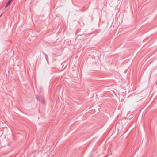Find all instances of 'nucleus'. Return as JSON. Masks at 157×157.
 <instances>
[{
	"label": "nucleus",
	"mask_w": 157,
	"mask_h": 157,
	"mask_svg": "<svg viewBox=\"0 0 157 157\" xmlns=\"http://www.w3.org/2000/svg\"><path fill=\"white\" fill-rule=\"evenodd\" d=\"M13 1V0H9L5 7V8H6L7 6L11 4Z\"/></svg>",
	"instance_id": "1"
},
{
	"label": "nucleus",
	"mask_w": 157,
	"mask_h": 157,
	"mask_svg": "<svg viewBox=\"0 0 157 157\" xmlns=\"http://www.w3.org/2000/svg\"><path fill=\"white\" fill-rule=\"evenodd\" d=\"M41 102L42 103L44 104L45 103V100L43 98L41 99Z\"/></svg>",
	"instance_id": "2"
}]
</instances>
